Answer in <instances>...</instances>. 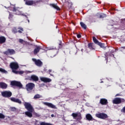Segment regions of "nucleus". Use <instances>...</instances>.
<instances>
[{
	"instance_id": "nucleus-15",
	"label": "nucleus",
	"mask_w": 125,
	"mask_h": 125,
	"mask_svg": "<svg viewBox=\"0 0 125 125\" xmlns=\"http://www.w3.org/2000/svg\"><path fill=\"white\" fill-rule=\"evenodd\" d=\"M10 100L13 102H15L16 103H19V104H21L22 103V102L19 100V99H17L16 98H11Z\"/></svg>"
},
{
	"instance_id": "nucleus-36",
	"label": "nucleus",
	"mask_w": 125,
	"mask_h": 125,
	"mask_svg": "<svg viewBox=\"0 0 125 125\" xmlns=\"http://www.w3.org/2000/svg\"><path fill=\"white\" fill-rule=\"evenodd\" d=\"M81 37H82V36H81V35H80V34H78V35H77V38H78V39L81 38Z\"/></svg>"
},
{
	"instance_id": "nucleus-41",
	"label": "nucleus",
	"mask_w": 125,
	"mask_h": 125,
	"mask_svg": "<svg viewBox=\"0 0 125 125\" xmlns=\"http://www.w3.org/2000/svg\"><path fill=\"white\" fill-rule=\"evenodd\" d=\"M18 32L21 33H22V31L21 30H19Z\"/></svg>"
},
{
	"instance_id": "nucleus-24",
	"label": "nucleus",
	"mask_w": 125,
	"mask_h": 125,
	"mask_svg": "<svg viewBox=\"0 0 125 125\" xmlns=\"http://www.w3.org/2000/svg\"><path fill=\"white\" fill-rule=\"evenodd\" d=\"M88 47L91 50H93V49H94V48H93V43H89L88 44Z\"/></svg>"
},
{
	"instance_id": "nucleus-17",
	"label": "nucleus",
	"mask_w": 125,
	"mask_h": 125,
	"mask_svg": "<svg viewBox=\"0 0 125 125\" xmlns=\"http://www.w3.org/2000/svg\"><path fill=\"white\" fill-rule=\"evenodd\" d=\"M100 103L102 104V105H107L108 104V101L105 99H101L100 100Z\"/></svg>"
},
{
	"instance_id": "nucleus-38",
	"label": "nucleus",
	"mask_w": 125,
	"mask_h": 125,
	"mask_svg": "<svg viewBox=\"0 0 125 125\" xmlns=\"http://www.w3.org/2000/svg\"><path fill=\"white\" fill-rule=\"evenodd\" d=\"M11 17H12V15H11L10 14H9V19L11 18Z\"/></svg>"
},
{
	"instance_id": "nucleus-40",
	"label": "nucleus",
	"mask_w": 125,
	"mask_h": 125,
	"mask_svg": "<svg viewBox=\"0 0 125 125\" xmlns=\"http://www.w3.org/2000/svg\"><path fill=\"white\" fill-rule=\"evenodd\" d=\"M51 117H52V118H53V117H54V114H51Z\"/></svg>"
},
{
	"instance_id": "nucleus-32",
	"label": "nucleus",
	"mask_w": 125,
	"mask_h": 125,
	"mask_svg": "<svg viewBox=\"0 0 125 125\" xmlns=\"http://www.w3.org/2000/svg\"><path fill=\"white\" fill-rule=\"evenodd\" d=\"M5 118V116L2 113H0V119H4Z\"/></svg>"
},
{
	"instance_id": "nucleus-6",
	"label": "nucleus",
	"mask_w": 125,
	"mask_h": 125,
	"mask_svg": "<svg viewBox=\"0 0 125 125\" xmlns=\"http://www.w3.org/2000/svg\"><path fill=\"white\" fill-rule=\"evenodd\" d=\"M25 2V4H26V5H33V4H37V3L40 2V0L38 1V0H24Z\"/></svg>"
},
{
	"instance_id": "nucleus-35",
	"label": "nucleus",
	"mask_w": 125,
	"mask_h": 125,
	"mask_svg": "<svg viewBox=\"0 0 125 125\" xmlns=\"http://www.w3.org/2000/svg\"><path fill=\"white\" fill-rule=\"evenodd\" d=\"M19 73L20 75H22V74H24V71H20Z\"/></svg>"
},
{
	"instance_id": "nucleus-18",
	"label": "nucleus",
	"mask_w": 125,
	"mask_h": 125,
	"mask_svg": "<svg viewBox=\"0 0 125 125\" xmlns=\"http://www.w3.org/2000/svg\"><path fill=\"white\" fill-rule=\"evenodd\" d=\"M32 113H33V111H26L25 112V114L26 115V116L28 117V118H32V117H33Z\"/></svg>"
},
{
	"instance_id": "nucleus-45",
	"label": "nucleus",
	"mask_w": 125,
	"mask_h": 125,
	"mask_svg": "<svg viewBox=\"0 0 125 125\" xmlns=\"http://www.w3.org/2000/svg\"><path fill=\"white\" fill-rule=\"evenodd\" d=\"M83 49H81V51H83Z\"/></svg>"
},
{
	"instance_id": "nucleus-44",
	"label": "nucleus",
	"mask_w": 125,
	"mask_h": 125,
	"mask_svg": "<svg viewBox=\"0 0 125 125\" xmlns=\"http://www.w3.org/2000/svg\"><path fill=\"white\" fill-rule=\"evenodd\" d=\"M13 110H15V108H13Z\"/></svg>"
},
{
	"instance_id": "nucleus-27",
	"label": "nucleus",
	"mask_w": 125,
	"mask_h": 125,
	"mask_svg": "<svg viewBox=\"0 0 125 125\" xmlns=\"http://www.w3.org/2000/svg\"><path fill=\"white\" fill-rule=\"evenodd\" d=\"M79 113H73L71 115V116H73V117L74 118V119L77 118L78 117V115Z\"/></svg>"
},
{
	"instance_id": "nucleus-49",
	"label": "nucleus",
	"mask_w": 125,
	"mask_h": 125,
	"mask_svg": "<svg viewBox=\"0 0 125 125\" xmlns=\"http://www.w3.org/2000/svg\"><path fill=\"white\" fill-rule=\"evenodd\" d=\"M101 83H103V82H102Z\"/></svg>"
},
{
	"instance_id": "nucleus-12",
	"label": "nucleus",
	"mask_w": 125,
	"mask_h": 125,
	"mask_svg": "<svg viewBox=\"0 0 125 125\" xmlns=\"http://www.w3.org/2000/svg\"><path fill=\"white\" fill-rule=\"evenodd\" d=\"M43 104L46 105V106H48V107H50V108H52V109H57V107L55 105L50 103L44 102L43 103Z\"/></svg>"
},
{
	"instance_id": "nucleus-3",
	"label": "nucleus",
	"mask_w": 125,
	"mask_h": 125,
	"mask_svg": "<svg viewBox=\"0 0 125 125\" xmlns=\"http://www.w3.org/2000/svg\"><path fill=\"white\" fill-rule=\"evenodd\" d=\"M1 94L3 97L8 98L12 96V93L10 91H4L1 92Z\"/></svg>"
},
{
	"instance_id": "nucleus-20",
	"label": "nucleus",
	"mask_w": 125,
	"mask_h": 125,
	"mask_svg": "<svg viewBox=\"0 0 125 125\" xmlns=\"http://www.w3.org/2000/svg\"><path fill=\"white\" fill-rule=\"evenodd\" d=\"M31 80L34 82H38L39 81V77L36 75H32L31 76Z\"/></svg>"
},
{
	"instance_id": "nucleus-30",
	"label": "nucleus",
	"mask_w": 125,
	"mask_h": 125,
	"mask_svg": "<svg viewBox=\"0 0 125 125\" xmlns=\"http://www.w3.org/2000/svg\"><path fill=\"white\" fill-rule=\"evenodd\" d=\"M77 118L78 120H82V115L81 114V113H78Z\"/></svg>"
},
{
	"instance_id": "nucleus-11",
	"label": "nucleus",
	"mask_w": 125,
	"mask_h": 125,
	"mask_svg": "<svg viewBox=\"0 0 125 125\" xmlns=\"http://www.w3.org/2000/svg\"><path fill=\"white\" fill-rule=\"evenodd\" d=\"M14 6V8H13V11L16 12L17 15H22V16H26L25 14L22 13V12H20V10H18L19 9V8H16L15 7V6Z\"/></svg>"
},
{
	"instance_id": "nucleus-25",
	"label": "nucleus",
	"mask_w": 125,
	"mask_h": 125,
	"mask_svg": "<svg viewBox=\"0 0 125 125\" xmlns=\"http://www.w3.org/2000/svg\"><path fill=\"white\" fill-rule=\"evenodd\" d=\"M80 25H81V27L82 28H83V29L84 30H85L86 29V25H85V24H84L83 22H80Z\"/></svg>"
},
{
	"instance_id": "nucleus-21",
	"label": "nucleus",
	"mask_w": 125,
	"mask_h": 125,
	"mask_svg": "<svg viewBox=\"0 0 125 125\" xmlns=\"http://www.w3.org/2000/svg\"><path fill=\"white\" fill-rule=\"evenodd\" d=\"M40 49H42V47L39 46H36V48L34 50V54H37L38 52L40 51Z\"/></svg>"
},
{
	"instance_id": "nucleus-43",
	"label": "nucleus",
	"mask_w": 125,
	"mask_h": 125,
	"mask_svg": "<svg viewBox=\"0 0 125 125\" xmlns=\"http://www.w3.org/2000/svg\"><path fill=\"white\" fill-rule=\"evenodd\" d=\"M122 48L125 49V47H122Z\"/></svg>"
},
{
	"instance_id": "nucleus-47",
	"label": "nucleus",
	"mask_w": 125,
	"mask_h": 125,
	"mask_svg": "<svg viewBox=\"0 0 125 125\" xmlns=\"http://www.w3.org/2000/svg\"><path fill=\"white\" fill-rule=\"evenodd\" d=\"M50 75L51 76H52V75L51 74H50Z\"/></svg>"
},
{
	"instance_id": "nucleus-28",
	"label": "nucleus",
	"mask_w": 125,
	"mask_h": 125,
	"mask_svg": "<svg viewBox=\"0 0 125 125\" xmlns=\"http://www.w3.org/2000/svg\"><path fill=\"white\" fill-rule=\"evenodd\" d=\"M0 72H1V73H4V74H6V73H7V71L1 68H0Z\"/></svg>"
},
{
	"instance_id": "nucleus-46",
	"label": "nucleus",
	"mask_w": 125,
	"mask_h": 125,
	"mask_svg": "<svg viewBox=\"0 0 125 125\" xmlns=\"http://www.w3.org/2000/svg\"><path fill=\"white\" fill-rule=\"evenodd\" d=\"M59 44H60V45H61V43H60Z\"/></svg>"
},
{
	"instance_id": "nucleus-42",
	"label": "nucleus",
	"mask_w": 125,
	"mask_h": 125,
	"mask_svg": "<svg viewBox=\"0 0 125 125\" xmlns=\"http://www.w3.org/2000/svg\"><path fill=\"white\" fill-rule=\"evenodd\" d=\"M48 71L49 72V73H50V72H51V69H49V70H48Z\"/></svg>"
},
{
	"instance_id": "nucleus-33",
	"label": "nucleus",
	"mask_w": 125,
	"mask_h": 125,
	"mask_svg": "<svg viewBox=\"0 0 125 125\" xmlns=\"http://www.w3.org/2000/svg\"><path fill=\"white\" fill-rule=\"evenodd\" d=\"M52 49H54V48H53V47H50L48 48V50H52Z\"/></svg>"
},
{
	"instance_id": "nucleus-9",
	"label": "nucleus",
	"mask_w": 125,
	"mask_h": 125,
	"mask_svg": "<svg viewBox=\"0 0 125 125\" xmlns=\"http://www.w3.org/2000/svg\"><path fill=\"white\" fill-rule=\"evenodd\" d=\"M125 102V99H121L120 98H116L113 100V103H114V104H120V103H122V102Z\"/></svg>"
},
{
	"instance_id": "nucleus-7",
	"label": "nucleus",
	"mask_w": 125,
	"mask_h": 125,
	"mask_svg": "<svg viewBox=\"0 0 125 125\" xmlns=\"http://www.w3.org/2000/svg\"><path fill=\"white\" fill-rule=\"evenodd\" d=\"M96 116L97 118H99V119H102L103 120H105V119H107V118H108V115L103 113L96 114Z\"/></svg>"
},
{
	"instance_id": "nucleus-16",
	"label": "nucleus",
	"mask_w": 125,
	"mask_h": 125,
	"mask_svg": "<svg viewBox=\"0 0 125 125\" xmlns=\"http://www.w3.org/2000/svg\"><path fill=\"white\" fill-rule=\"evenodd\" d=\"M0 87L2 89H6L7 88V84L3 82H0Z\"/></svg>"
},
{
	"instance_id": "nucleus-26",
	"label": "nucleus",
	"mask_w": 125,
	"mask_h": 125,
	"mask_svg": "<svg viewBox=\"0 0 125 125\" xmlns=\"http://www.w3.org/2000/svg\"><path fill=\"white\" fill-rule=\"evenodd\" d=\"M42 96L40 95V94L35 95L34 97V99H38L39 98H41Z\"/></svg>"
},
{
	"instance_id": "nucleus-13",
	"label": "nucleus",
	"mask_w": 125,
	"mask_h": 125,
	"mask_svg": "<svg viewBox=\"0 0 125 125\" xmlns=\"http://www.w3.org/2000/svg\"><path fill=\"white\" fill-rule=\"evenodd\" d=\"M4 54H6V55H8L9 54L12 55L13 54H15V51L13 49H8L7 51L4 52Z\"/></svg>"
},
{
	"instance_id": "nucleus-29",
	"label": "nucleus",
	"mask_w": 125,
	"mask_h": 125,
	"mask_svg": "<svg viewBox=\"0 0 125 125\" xmlns=\"http://www.w3.org/2000/svg\"><path fill=\"white\" fill-rule=\"evenodd\" d=\"M107 16L105 14H101L100 15V18H104V17H106Z\"/></svg>"
},
{
	"instance_id": "nucleus-5",
	"label": "nucleus",
	"mask_w": 125,
	"mask_h": 125,
	"mask_svg": "<svg viewBox=\"0 0 125 125\" xmlns=\"http://www.w3.org/2000/svg\"><path fill=\"white\" fill-rule=\"evenodd\" d=\"M34 87H35V84L33 83H28L26 85V89L28 92H31Z\"/></svg>"
},
{
	"instance_id": "nucleus-1",
	"label": "nucleus",
	"mask_w": 125,
	"mask_h": 125,
	"mask_svg": "<svg viewBox=\"0 0 125 125\" xmlns=\"http://www.w3.org/2000/svg\"><path fill=\"white\" fill-rule=\"evenodd\" d=\"M10 66L13 73H15V74H18V72L16 71V70L19 68V65L18 64V63L16 62H13L10 63Z\"/></svg>"
},
{
	"instance_id": "nucleus-14",
	"label": "nucleus",
	"mask_w": 125,
	"mask_h": 125,
	"mask_svg": "<svg viewBox=\"0 0 125 125\" xmlns=\"http://www.w3.org/2000/svg\"><path fill=\"white\" fill-rule=\"evenodd\" d=\"M40 80L44 83H50L51 79L45 77H41Z\"/></svg>"
},
{
	"instance_id": "nucleus-34",
	"label": "nucleus",
	"mask_w": 125,
	"mask_h": 125,
	"mask_svg": "<svg viewBox=\"0 0 125 125\" xmlns=\"http://www.w3.org/2000/svg\"><path fill=\"white\" fill-rule=\"evenodd\" d=\"M19 42H21V43H22L23 42H24V41L22 39H20Z\"/></svg>"
},
{
	"instance_id": "nucleus-19",
	"label": "nucleus",
	"mask_w": 125,
	"mask_h": 125,
	"mask_svg": "<svg viewBox=\"0 0 125 125\" xmlns=\"http://www.w3.org/2000/svg\"><path fill=\"white\" fill-rule=\"evenodd\" d=\"M86 119L87 121H93V118L90 114H87L86 115Z\"/></svg>"
},
{
	"instance_id": "nucleus-22",
	"label": "nucleus",
	"mask_w": 125,
	"mask_h": 125,
	"mask_svg": "<svg viewBox=\"0 0 125 125\" xmlns=\"http://www.w3.org/2000/svg\"><path fill=\"white\" fill-rule=\"evenodd\" d=\"M50 5L52 6L55 9H57V10H60V8L58 6H57V4H51Z\"/></svg>"
},
{
	"instance_id": "nucleus-23",
	"label": "nucleus",
	"mask_w": 125,
	"mask_h": 125,
	"mask_svg": "<svg viewBox=\"0 0 125 125\" xmlns=\"http://www.w3.org/2000/svg\"><path fill=\"white\" fill-rule=\"evenodd\" d=\"M5 38L4 37H0V43H4L5 42Z\"/></svg>"
},
{
	"instance_id": "nucleus-31",
	"label": "nucleus",
	"mask_w": 125,
	"mask_h": 125,
	"mask_svg": "<svg viewBox=\"0 0 125 125\" xmlns=\"http://www.w3.org/2000/svg\"><path fill=\"white\" fill-rule=\"evenodd\" d=\"M12 32L14 34H16V33H17V29H16V28H13Z\"/></svg>"
},
{
	"instance_id": "nucleus-8",
	"label": "nucleus",
	"mask_w": 125,
	"mask_h": 125,
	"mask_svg": "<svg viewBox=\"0 0 125 125\" xmlns=\"http://www.w3.org/2000/svg\"><path fill=\"white\" fill-rule=\"evenodd\" d=\"M24 107L25 109H27V110H28V111H30L31 112H33V111H34V108H33V106H32L31 104L29 103H25Z\"/></svg>"
},
{
	"instance_id": "nucleus-10",
	"label": "nucleus",
	"mask_w": 125,
	"mask_h": 125,
	"mask_svg": "<svg viewBox=\"0 0 125 125\" xmlns=\"http://www.w3.org/2000/svg\"><path fill=\"white\" fill-rule=\"evenodd\" d=\"M32 61L35 62L36 66H38V67H42V62L41 60L32 59Z\"/></svg>"
},
{
	"instance_id": "nucleus-4",
	"label": "nucleus",
	"mask_w": 125,
	"mask_h": 125,
	"mask_svg": "<svg viewBox=\"0 0 125 125\" xmlns=\"http://www.w3.org/2000/svg\"><path fill=\"white\" fill-rule=\"evenodd\" d=\"M11 85L13 86H18L19 88H22L23 87V85H22L21 82L18 81H12L11 82Z\"/></svg>"
},
{
	"instance_id": "nucleus-48",
	"label": "nucleus",
	"mask_w": 125,
	"mask_h": 125,
	"mask_svg": "<svg viewBox=\"0 0 125 125\" xmlns=\"http://www.w3.org/2000/svg\"><path fill=\"white\" fill-rule=\"evenodd\" d=\"M28 22H30V21H29V20H28Z\"/></svg>"
},
{
	"instance_id": "nucleus-2",
	"label": "nucleus",
	"mask_w": 125,
	"mask_h": 125,
	"mask_svg": "<svg viewBox=\"0 0 125 125\" xmlns=\"http://www.w3.org/2000/svg\"><path fill=\"white\" fill-rule=\"evenodd\" d=\"M93 41L96 44H98V45H99L100 47L102 48H103L104 49H105L106 48V47H105V44L103 43H101L96 39V38L95 37H93Z\"/></svg>"
},
{
	"instance_id": "nucleus-37",
	"label": "nucleus",
	"mask_w": 125,
	"mask_h": 125,
	"mask_svg": "<svg viewBox=\"0 0 125 125\" xmlns=\"http://www.w3.org/2000/svg\"><path fill=\"white\" fill-rule=\"evenodd\" d=\"M19 29L21 31H23V28L22 27H19Z\"/></svg>"
},
{
	"instance_id": "nucleus-39",
	"label": "nucleus",
	"mask_w": 125,
	"mask_h": 125,
	"mask_svg": "<svg viewBox=\"0 0 125 125\" xmlns=\"http://www.w3.org/2000/svg\"><path fill=\"white\" fill-rule=\"evenodd\" d=\"M115 96H121V94H117Z\"/></svg>"
}]
</instances>
